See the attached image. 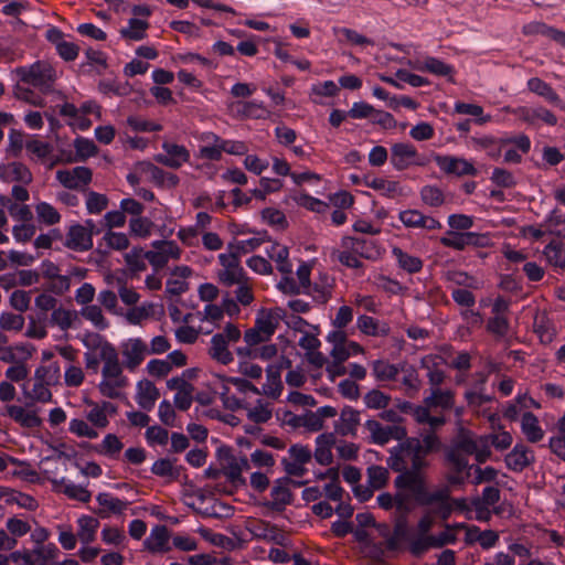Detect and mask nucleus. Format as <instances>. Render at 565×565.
Instances as JSON below:
<instances>
[{"label": "nucleus", "mask_w": 565, "mask_h": 565, "mask_svg": "<svg viewBox=\"0 0 565 565\" xmlns=\"http://www.w3.org/2000/svg\"><path fill=\"white\" fill-rule=\"evenodd\" d=\"M388 467L398 472L394 479L396 489L397 511L409 513L415 507H429L445 499L441 491H430L424 473L425 467L411 463L399 456H390Z\"/></svg>", "instance_id": "1"}, {"label": "nucleus", "mask_w": 565, "mask_h": 565, "mask_svg": "<svg viewBox=\"0 0 565 565\" xmlns=\"http://www.w3.org/2000/svg\"><path fill=\"white\" fill-rule=\"evenodd\" d=\"M440 448V440L435 433H428L423 438L405 437L395 447L390 450V456H399L407 462L418 463L428 468L429 462L426 457Z\"/></svg>", "instance_id": "2"}, {"label": "nucleus", "mask_w": 565, "mask_h": 565, "mask_svg": "<svg viewBox=\"0 0 565 565\" xmlns=\"http://www.w3.org/2000/svg\"><path fill=\"white\" fill-rule=\"evenodd\" d=\"M341 247L337 259L348 268H362L363 263L359 258L374 260L380 256L376 242L370 238L345 235L341 238Z\"/></svg>", "instance_id": "3"}, {"label": "nucleus", "mask_w": 565, "mask_h": 565, "mask_svg": "<svg viewBox=\"0 0 565 565\" xmlns=\"http://www.w3.org/2000/svg\"><path fill=\"white\" fill-rule=\"evenodd\" d=\"M15 74L21 82L42 90L49 89L55 81L54 70L41 61L28 66L17 67Z\"/></svg>", "instance_id": "4"}, {"label": "nucleus", "mask_w": 565, "mask_h": 565, "mask_svg": "<svg viewBox=\"0 0 565 565\" xmlns=\"http://www.w3.org/2000/svg\"><path fill=\"white\" fill-rule=\"evenodd\" d=\"M391 164L397 171H404L412 166L423 167L426 160L409 142H396L391 147Z\"/></svg>", "instance_id": "5"}, {"label": "nucleus", "mask_w": 565, "mask_h": 565, "mask_svg": "<svg viewBox=\"0 0 565 565\" xmlns=\"http://www.w3.org/2000/svg\"><path fill=\"white\" fill-rule=\"evenodd\" d=\"M440 243L445 247L456 250H465L467 247H487L490 237L487 234L476 232H455L449 231L447 236L441 237Z\"/></svg>", "instance_id": "6"}, {"label": "nucleus", "mask_w": 565, "mask_h": 565, "mask_svg": "<svg viewBox=\"0 0 565 565\" xmlns=\"http://www.w3.org/2000/svg\"><path fill=\"white\" fill-rule=\"evenodd\" d=\"M136 170L146 177L157 186V188H168L173 189L178 186L180 179L177 174L167 172L163 169L159 168L154 163L143 160L136 163Z\"/></svg>", "instance_id": "7"}, {"label": "nucleus", "mask_w": 565, "mask_h": 565, "mask_svg": "<svg viewBox=\"0 0 565 565\" xmlns=\"http://www.w3.org/2000/svg\"><path fill=\"white\" fill-rule=\"evenodd\" d=\"M161 147L164 153L156 154V162L171 169H179L183 163L190 161V151L184 146L164 141Z\"/></svg>", "instance_id": "8"}, {"label": "nucleus", "mask_w": 565, "mask_h": 565, "mask_svg": "<svg viewBox=\"0 0 565 565\" xmlns=\"http://www.w3.org/2000/svg\"><path fill=\"white\" fill-rule=\"evenodd\" d=\"M289 482H292L288 477L280 478L276 480L274 487L270 491L271 501H267L265 505L273 511L282 512L286 505L291 504L292 502V493L290 489L287 487ZM295 486H300L301 482L294 481Z\"/></svg>", "instance_id": "9"}, {"label": "nucleus", "mask_w": 565, "mask_h": 565, "mask_svg": "<svg viewBox=\"0 0 565 565\" xmlns=\"http://www.w3.org/2000/svg\"><path fill=\"white\" fill-rule=\"evenodd\" d=\"M436 163L447 174H455L457 177H476L478 174V170L475 166L463 158L437 156Z\"/></svg>", "instance_id": "10"}, {"label": "nucleus", "mask_w": 565, "mask_h": 565, "mask_svg": "<svg viewBox=\"0 0 565 565\" xmlns=\"http://www.w3.org/2000/svg\"><path fill=\"white\" fill-rule=\"evenodd\" d=\"M92 170L87 167L78 166L72 170H58L56 172L57 181L66 189L76 190L81 185H87L92 181Z\"/></svg>", "instance_id": "11"}, {"label": "nucleus", "mask_w": 565, "mask_h": 565, "mask_svg": "<svg viewBox=\"0 0 565 565\" xmlns=\"http://www.w3.org/2000/svg\"><path fill=\"white\" fill-rule=\"evenodd\" d=\"M64 246L75 252H87L93 248L92 232L82 224L72 225L65 237Z\"/></svg>", "instance_id": "12"}, {"label": "nucleus", "mask_w": 565, "mask_h": 565, "mask_svg": "<svg viewBox=\"0 0 565 565\" xmlns=\"http://www.w3.org/2000/svg\"><path fill=\"white\" fill-rule=\"evenodd\" d=\"M534 460L535 457L533 450L526 447L523 443L515 444L512 450L504 458L508 469L514 472H522L525 468L531 466Z\"/></svg>", "instance_id": "13"}, {"label": "nucleus", "mask_w": 565, "mask_h": 565, "mask_svg": "<svg viewBox=\"0 0 565 565\" xmlns=\"http://www.w3.org/2000/svg\"><path fill=\"white\" fill-rule=\"evenodd\" d=\"M398 220L408 228H425L428 231L439 230L441 224L438 220L424 215L417 210H405L398 214Z\"/></svg>", "instance_id": "14"}, {"label": "nucleus", "mask_w": 565, "mask_h": 565, "mask_svg": "<svg viewBox=\"0 0 565 565\" xmlns=\"http://www.w3.org/2000/svg\"><path fill=\"white\" fill-rule=\"evenodd\" d=\"M414 67L419 72H426L436 76L447 77L448 82L450 83L455 82L452 78L455 74L454 66L437 57L426 56L423 60H418Z\"/></svg>", "instance_id": "15"}, {"label": "nucleus", "mask_w": 565, "mask_h": 565, "mask_svg": "<svg viewBox=\"0 0 565 565\" xmlns=\"http://www.w3.org/2000/svg\"><path fill=\"white\" fill-rule=\"evenodd\" d=\"M170 533L166 525L158 524L151 529L149 536L145 540V548L152 553H167L171 550L169 546Z\"/></svg>", "instance_id": "16"}, {"label": "nucleus", "mask_w": 565, "mask_h": 565, "mask_svg": "<svg viewBox=\"0 0 565 565\" xmlns=\"http://www.w3.org/2000/svg\"><path fill=\"white\" fill-rule=\"evenodd\" d=\"M96 501L98 502L100 510L97 512V514L105 519L108 518L110 514H122L128 505V501L120 500L117 497H114L111 493L108 492H100L96 497Z\"/></svg>", "instance_id": "17"}, {"label": "nucleus", "mask_w": 565, "mask_h": 565, "mask_svg": "<svg viewBox=\"0 0 565 565\" xmlns=\"http://www.w3.org/2000/svg\"><path fill=\"white\" fill-rule=\"evenodd\" d=\"M146 352L147 345L141 339H130L122 350V355L126 358V367L130 371L138 367L142 363Z\"/></svg>", "instance_id": "18"}, {"label": "nucleus", "mask_w": 565, "mask_h": 565, "mask_svg": "<svg viewBox=\"0 0 565 565\" xmlns=\"http://www.w3.org/2000/svg\"><path fill=\"white\" fill-rule=\"evenodd\" d=\"M0 179L3 181H15L29 184L32 182L33 177L32 172L24 163L13 161L0 168Z\"/></svg>", "instance_id": "19"}, {"label": "nucleus", "mask_w": 565, "mask_h": 565, "mask_svg": "<svg viewBox=\"0 0 565 565\" xmlns=\"http://www.w3.org/2000/svg\"><path fill=\"white\" fill-rule=\"evenodd\" d=\"M359 425L360 413L351 406H344L339 420L335 423L337 431L342 436L355 437Z\"/></svg>", "instance_id": "20"}, {"label": "nucleus", "mask_w": 565, "mask_h": 565, "mask_svg": "<svg viewBox=\"0 0 565 565\" xmlns=\"http://www.w3.org/2000/svg\"><path fill=\"white\" fill-rule=\"evenodd\" d=\"M523 33L525 35H542L555 41L561 45H565V32L544 22L535 21L525 24L523 26Z\"/></svg>", "instance_id": "21"}, {"label": "nucleus", "mask_w": 565, "mask_h": 565, "mask_svg": "<svg viewBox=\"0 0 565 565\" xmlns=\"http://www.w3.org/2000/svg\"><path fill=\"white\" fill-rule=\"evenodd\" d=\"M280 312L281 309L276 308L269 310L262 309L257 313L255 327L265 333V338H271L275 333L281 318Z\"/></svg>", "instance_id": "22"}, {"label": "nucleus", "mask_w": 565, "mask_h": 565, "mask_svg": "<svg viewBox=\"0 0 565 565\" xmlns=\"http://www.w3.org/2000/svg\"><path fill=\"white\" fill-rule=\"evenodd\" d=\"M159 396V390L151 381L143 380L138 382L136 401L142 409L150 412Z\"/></svg>", "instance_id": "23"}, {"label": "nucleus", "mask_w": 565, "mask_h": 565, "mask_svg": "<svg viewBox=\"0 0 565 565\" xmlns=\"http://www.w3.org/2000/svg\"><path fill=\"white\" fill-rule=\"evenodd\" d=\"M527 89L543 98L550 104L563 108V100L553 87L539 77H531L526 83Z\"/></svg>", "instance_id": "24"}, {"label": "nucleus", "mask_w": 565, "mask_h": 565, "mask_svg": "<svg viewBox=\"0 0 565 565\" xmlns=\"http://www.w3.org/2000/svg\"><path fill=\"white\" fill-rule=\"evenodd\" d=\"M335 443V437L332 433L321 434L316 438L315 459L322 466H328L332 462L333 456L331 448Z\"/></svg>", "instance_id": "25"}, {"label": "nucleus", "mask_w": 565, "mask_h": 565, "mask_svg": "<svg viewBox=\"0 0 565 565\" xmlns=\"http://www.w3.org/2000/svg\"><path fill=\"white\" fill-rule=\"evenodd\" d=\"M210 355L223 365L233 362V354L228 350V342L223 333H216L212 337Z\"/></svg>", "instance_id": "26"}, {"label": "nucleus", "mask_w": 565, "mask_h": 565, "mask_svg": "<svg viewBox=\"0 0 565 565\" xmlns=\"http://www.w3.org/2000/svg\"><path fill=\"white\" fill-rule=\"evenodd\" d=\"M7 414L15 423L25 428H35L42 425V419L35 412H25L23 407L18 405H8Z\"/></svg>", "instance_id": "27"}, {"label": "nucleus", "mask_w": 565, "mask_h": 565, "mask_svg": "<svg viewBox=\"0 0 565 565\" xmlns=\"http://www.w3.org/2000/svg\"><path fill=\"white\" fill-rule=\"evenodd\" d=\"M363 184L367 188L379 191L383 196L388 199H394L395 196L402 194L399 183L396 181H390L383 178L365 177Z\"/></svg>", "instance_id": "28"}, {"label": "nucleus", "mask_w": 565, "mask_h": 565, "mask_svg": "<svg viewBox=\"0 0 565 565\" xmlns=\"http://www.w3.org/2000/svg\"><path fill=\"white\" fill-rule=\"evenodd\" d=\"M424 404L431 408L449 411L455 405V395L450 390L431 388L430 395L424 398Z\"/></svg>", "instance_id": "29"}, {"label": "nucleus", "mask_w": 565, "mask_h": 565, "mask_svg": "<svg viewBox=\"0 0 565 565\" xmlns=\"http://www.w3.org/2000/svg\"><path fill=\"white\" fill-rule=\"evenodd\" d=\"M267 256L276 262L277 269L281 274L288 275L292 271V265L289 262V249L278 243H273L266 248Z\"/></svg>", "instance_id": "30"}, {"label": "nucleus", "mask_w": 565, "mask_h": 565, "mask_svg": "<svg viewBox=\"0 0 565 565\" xmlns=\"http://www.w3.org/2000/svg\"><path fill=\"white\" fill-rule=\"evenodd\" d=\"M521 430L527 441L535 444L543 439L544 430L540 426L537 417L532 412H525L521 419Z\"/></svg>", "instance_id": "31"}, {"label": "nucleus", "mask_w": 565, "mask_h": 565, "mask_svg": "<svg viewBox=\"0 0 565 565\" xmlns=\"http://www.w3.org/2000/svg\"><path fill=\"white\" fill-rule=\"evenodd\" d=\"M175 461L177 458H160L152 463L150 471L154 476L161 478H170L171 480H178L183 467L174 466Z\"/></svg>", "instance_id": "32"}, {"label": "nucleus", "mask_w": 565, "mask_h": 565, "mask_svg": "<svg viewBox=\"0 0 565 565\" xmlns=\"http://www.w3.org/2000/svg\"><path fill=\"white\" fill-rule=\"evenodd\" d=\"M364 427L371 433V443L383 446L393 437L396 427L383 426L375 419H367Z\"/></svg>", "instance_id": "33"}, {"label": "nucleus", "mask_w": 565, "mask_h": 565, "mask_svg": "<svg viewBox=\"0 0 565 565\" xmlns=\"http://www.w3.org/2000/svg\"><path fill=\"white\" fill-rule=\"evenodd\" d=\"M392 254L398 266L408 274H417L422 270L423 260L419 257L413 256L399 247H394Z\"/></svg>", "instance_id": "34"}, {"label": "nucleus", "mask_w": 565, "mask_h": 565, "mask_svg": "<svg viewBox=\"0 0 565 565\" xmlns=\"http://www.w3.org/2000/svg\"><path fill=\"white\" fill-rule=\"evenodd\" d=\"M466 541L467 543H473L478 541L483 550H489L495 546L497 542L499 541V535L495 531L486 530L481 532L479 527L473 526L472 529L468 530L466 534Z\"/></svg>", "instance_id": "35"}, {"label": "nucleus", "mask_w": 565, "mask_h": 565, "mask_svg": "<svg viewBox=\"0 0 565 565\" xmlns=\"http://www.w3.org/2000/svg\"><path fill=\"white\" fill-rule=\"evenodd\" d=\"M95 342L92 344L87 340H83V344L88 349H99V360L104 363L118 360V352L113 343L102 340L99 334H94Z\"/></svg>", "instance_id": "36"}, {"label": "nucleus", "mask_w": 565, "mask_h": 565, "mask_svg": "<svg viewBox=\"0 0 565 565\" xmlns=\"http://www.w3.org/2000/svg\"><path fill=\"white\" fill-rule=\"evenodd\" d=\"M501 493L497 487L488 486L482 490V497L472 500V505L476 512H486L488 514V507H492L500 501Z\"/></svg>", "instance_id": "37"}, {"label": "nucleus", "mask_w": 565, "mask_h": 565, "mask_svg": "<svg viewBox=\"0 0 565 565\" xmlns=\"http://www.w3.org/2000/svg\"><path fill=\"white\" fill-rule=\"evenodd\" d=\"M148 26L147 21L131 18L128 21V26L120 30V35L127 40L141 41L147 36Z\"/></svg>", "instance_id": "38"}, {"label": "nucleus", "mask_w": 565, "mask_h": 565, "mask_svg": "<svg viewBox=\"0 0 565 565\" xmlns=\"http://www.w3.org/2000/svg\"><path fill=\"white\" fill-rule=\"evenodd\" d=\"M124 258L128 267L126 270L129 273L130 278H134L138 273L147 268L141 248L134 247L125 254Z\"/></svg>", "instance_id": "39"}, {"label": "nucleus", "mask_w": 565, "mask_h": 565, "mask_svg": "<svg viewBox=\"0 0 565 565\" xmlns=\"http://www.w3.org/2000/svg\"><path fill=\"white\" fill-rule=\"evenodd\" d=\"M78 536L83 543H89L95 539L96 530L99 525L97 519L89 515H82L78 521Z\"/></svg>", "instance_id": "40"}, {"label": "nucleus", "mask_w": 565, "mask_h": 565, "mask_svg": "<svg viewBox=\"0 0 565 565\" xmlns=\"http://www.w3.org/2000/svg\"><path fill=\"white\" fill-rule=\"evenodd\" d=\"M486 329L498 339H503L510 331V321L507 316H494L487 321Z\"/></svg>", "instance_id": "41"}, {"label": "nucleus", "mask_w": 565, "mask_h": 565, "mask_svg": "<svg viewBox=\"0 0 565 565\" xmlns=\"http://www.w3.org/2000/svg\"><path fill=\"white\" fill-rule=\"evenodd\" d=\"M124 448V444L115 434H107L100 446L95 447V450L104 456L115 458Z\"/></svg>", "instance_id": "42"}, {"label": "nucleus", "mask_w": 565, "mask_h": 565, "mask_svg": "<svg viewBox=\"0 0 565 565\" xmlns=\"http://www.w3.org/2000/svg\"><path fill=\"white\" fill-rule=\"evenodd\" d=\"M420 199L422 201L431 207H439L445 203V194L444 192L436 185H424L420 189Z\"/></svg>", "instance_id": "43"}, {"label": "nucleus", "mask_w": 565, "mask_h": 565, "mask_svg": "<svg viewBox=\"0 0 565 565\" xmlns=\"http://www.w3.org/2000/svg\"><path fill=\"white\" fill-rule=\"evenodd\" d=\"M49 385H46L44 383V381H36L35 380V383L33 385V388H32V392H29L25 387V385H23V393H24V396L29 399H32L33 402H40V403H49V402H52V392L49 390L47 387Z\"/></svg>", "instance_id": "44"}, {"label": "nucleus", "mask_w": 565, "mask_h": 565, "mask_svg": "<svg viewBox=\"0 0 565 565\" xmlns=\"http://www.w3.org/2000/svg\"><path fill=\"white\" fill-rule=\"evenodd\" d=\"M81 315L90 321L98 330H106L109 322L103 315L100 307L96 305H88L81 310Z\"/></svg>", "instance_id": "45"}, {"label": "nucleus", "mask_w": 565, "mask_h": 565, "mask_svg": "<svg viewBox=\"0 0 565 565\" xmlns=\"http://www.w3.org/2000/svg\"><path fill=\"white\" fill-rule=\"evenodd\" d=\"M76 318V311L67 310L62 307L54 308L51 315L52 323L58 326L63 331L68 330Z\"/></svg>", "instance_id": "46"}, {"label": "nucleus", "mask_w": 565, "mask_h": 565, "mask_svg": "<svg viewBox=\"0 0 565 565\" xmlns=\"http://www.w3.org/2000/svg\"><path fill=\"white\" fill-rule=\"evenodd\" d=\"M218 280L226 287L239 285L247 280L246 273L242 266L223 269L218 273Z\"/></svg>", "instance_id": "47"}, {"label": "nucleus", "mask_w": 565, "mask_h": 565, "mask_svg": "<svg viewBox=\"0 0 565 565\" xmlns=\"http://www.w3.org/2000/svg\"><path fill=\"white\" fill-rule=\"evenodd\" d=\"M262 218L268 225L276 227L277 230H286L288 227L286 215L278 209L265 207L262 211Z\"/></svg>", "instance_id": "48"}, {"label": "nucleus", "mask_w": 565, "mask_h": 565, "mask_svg": "<svg viewBox=\"0 0 565 565\" xmlns=\"http://www.w3.org/2000/svg\"><path fill=\"white\" fill-rule=\"evenodd\" d=\"M445 458L456 473H463L473 468V466L469 465L467 457L459 452L458 449H449Z\"/></svg>", "instance_id": "49"}, {"label": "nucleus", "mask_w": 565, "mask_h": 565, "mask_svg": "<svg viewBox=\"0 0 565 565\" xmlns=\"http://www.w3.org/2000/svg\"><path fill=\"white\" fill-rule=\"evenodd\" d=\"M38 217L46 225H55L61 221V214L47 202H40L35 206Z\"/></svg>", "instance_id": "50"}, {"label": "nucleus", "mask_w": 565, "mask_h": 565, "mask_svg": "<svg viewBox=\"0 0 565 565\" xmlns=\"http://www.w3.org/2000/svg\"><path fill=\"white\" fill-rule=\"evenodd\" d=\"M398 367L388 362L376 360L373 362V373L379 381H392L398 375Z\"/></svg>", "instance_id": "51"}, {"label": "nucleus", "mask_w": 565, "mask_h": 565, "mask_svg": "<svg viewBox=\"0 0 565 565\" xmlns=\"http://www.w3.org/2000/svg\"><path fill=\"white\" fill-rule=\"evenodd\" d=\"M8 141L7 153L13 158H19L25 147L24 132L12 128L9 131Z\"/></svg>", "instance_id": "52"}, {"label": "nucleus", "mask_w": 565, "mask_h": 565, "mask_svg": "<svg viewBox=\"0 0 565 565\" xmlns=\"http://www.w3.org/2000/svg\"><path fill=\"white\" fill-rule=\"evenodd\" d=\"M85 404L90 406V411L86 414L87 420L97 428H106L109 424L107 416L100 409L99 404L92 401L86 399Z\"/></svg>", "instance_id": "53"}, {"label": "nucleus", "mask_w": 565, "mask_h": 565, "mask_svg": "<svg viewBox=\"0 0 565 565\" xmlns=\"http://www.w3.org/2000/svg\"><path fill=\"white\" fill-rule=\"evenodd\" d=\"M266 374H267L268 384L275 386V392H267V388H266L267 386H263V393L266 394L267 396L276 399L279 397V395L282 391V384L280 381V367L269 365L266 369Z\"/></svg>", "instance_id": "54"}, {"label": "nucleus", "mask_w": 565, "mask_h": 565, "mask_svg": "<svg viewBox=\"0 0 565 565\" xmlns=\"http://www.w3.org/2000/svg\"><path fill=\"white\" fill-rule=\"evenodd\" d=\"M74 147L76 150V154L81 161H84L90 157H94L98 151L94 141H92L87 138H84V137H77L74 140Z\"/></svg>", "instance_id": "55"}, {"label": "nucleus", "mask_w": 565, "mask_h": 565, "mask_svg": "<svg viewBox=\"0 0 565 565\" xmlns=\"http://www.w3.org/2000/svg\"><path fill=\"white\" fill-rule=\"evenodd\" d=\"M391 397L380 390H372L364 396V403L369 408L383 409L388 406Z\"/></svg>", "instance_id": "56"}, {"label": "nucleus", "mask_w": 565, "mask_h": 565, "mask_svg": "<svg viewBox=\"0 0 565 565\" xmlns=\"http://www.w3.org/2000/svg\"><path fill=\"white\" fill-rule=\"evenodd\" d=\"M24 326V318L12 312H1L0 328L6 331H21Z\"/></svg>", "instance_id": "57"}, {"label": "nucleus", "mask_w": 565, "mask_h": 565, "mask_svg": "<svg viewBox=\"0 0 565 565\" xmlns=\"http://www.w3.org/2000/svg\"><path fill=\"white\" fill-rule=\"evenodd\" d=\"M490 179L499 188L510 189L516 185V180L512 172L503 168H494Z\"/></svg>", "instance_id": "58"}, {"label": "nucleus", "mask_w": 565, "mask_h": 565, "mask_svg": "<svg viewBox=\"0 0 565 565\" xmlns=\"http://www.w3.org/2000/svg\"><path fill=\"white\" fill-rule=\"evenodd\" d=\"M356 326L366 335L377 337L385 334V331H380L377 320L366 315H361L358 318Z\"/></svg>", "instance_id": "59"}, {"label": "nucleus", "mask_w": 565, "mask_h": 565, "mask_svg": "<svg viewBox=\"0 0 565 565\" xmlns=\"http://www.w3.org/2000/svg\"><path fill=\"white\" fill-rule=\"evenodd\" d=\"M127 125L135 131L159 132L162 130V126L160 124L146 119H140L136 116H129L127 118Z\"/></svg>", "instance_id": "60"}, {"label": "nucleus", "mask_w": 565, "mask_h": 565, "mask_svg": "<svg viewBox=\"0 0 565 565\" xmlns=\"http://www.w3.org/2000/svg\"><path fill=\"white\" fill-rule=\"evenodd\" d=\"M152 222L147 217L136 216L129 222L130 233L138 237H148L151 234Z\"/></svg>", "instance_id": "61"}, {"label": "nucleus", "mask_w": 565, "mask_h": 565, "mask_svg": "<svg viewBox=\"0 0 565 565\" xmlns=\"http://www.w3.org/2000/svg\"><path fill=\"white\" fill-rule=\"evenodd\" d=\"M60 374V366L54 363L51 365H41L36 367L34 372V377L36 381H44L46 385H52L55 383L56 379Z\"/></svg>", "instance_id": "62"}, {"label": "nucleus", "mask_w": 565, "mask_h": 565, "mask_svg": "<svg viewBox=\"0 0 565 565\" xmlns=\"http://www.w3.org/2000/svg\"><path fill=\"white\" fill-rule=\"evenodd\" d=\"M108 205L106 195L90 191L86 200V209L89 214H99Z\"/></svg>", "instance_id": "63"}, {"label": "nucleus", "mask_w": 565, "mask_h": 565, "mask_svg": "<svg viewBox=\"0 0 565 565\" xmlns=\"http://www.w3.org/2000/svg\"><path fill=\"white\" fill-rule=\"evenodd\" d=\"M408 542V550L411 554L416 557H420L424 553L433 547L430 535H418L416 537H411Z\"/></svg>", "instance_id": "64"}]
</instances>
